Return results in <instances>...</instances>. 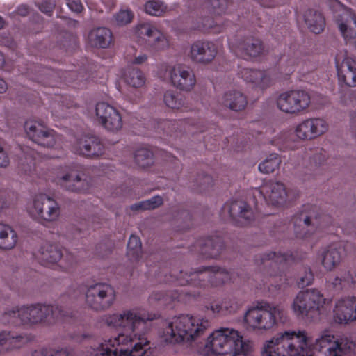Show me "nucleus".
I'll list each match as a JSON object with an SVG mask.
<instances>
[{"label": "nucleus", "mask_w": 356, "mask_h": 356, "mask_svg": "<svg viewBox=\"0 0 356 356\" xmlns=\"http://www.w3.org/2000/svg\"><path fill=\"white\" fill-rule=\"evenodd\" d=\"M159 317L158 314L149 313L140 308L123 311L121 314H113L106 318L109 327H122L125 332H119L117 336L104 339L98 343V350L102 356H120L129 354L131 356H143L148 346L145 333L139 334L138 330L144 328L148 321Z\"/></svg>", "instance_id": "obj_1"}, {"label": "nucleus", "mask_w": 356, "mask_h": 356, "mask_svg": "<svg viewBox=\"0 0 356 356\" xmlns=\"http://www.w3.org/2000/svg\"><path fill=\"white\" fill-rule=\"evenodd\" d=\"M346 347L341 339L323 332L310 344L305 331H285L265 344L262 356H343Z\"/></svg>", "instance_id": "obj_2"}, {"label": "nucleus", "mask_w": 356, "mask_h": 356, "mask_svg": "<svg viewBox=\"0 0 356 356\" xmlns=\"http://www.w3.org/2000/svg\"><path fill=\"white\" fill-rule=\"evenodd\" d=\"M78 312L72 307L37 304L24 306L6 312L2 318L3 323L31 326L39 323H53L57 321L74 323Z\"/></svg>", "instance_id": "obj_3"}, {"label": "nucleus", "mask_w": 356, "mask_h": 356, "mask_svg": "<svg viewBox=\"0 0 356 356\" xmlns=\"http://www.w3.org/2000/svg\"><path fill=\"white\" fill-rule=\"evenodd\" d=\"M292 254H282L270 252L256 257L255 261L262 273V284L257 286V289L274 291L281 289L282 286L293 284L292 279L287 277L286 270L289 265L296 261Z\"/></svg>", "instance_id": "obj_4"}, {"label": "nucleus", "mask_w": 356, "mask_h": 356, "mask_svg": "<svg viewBox=\"0 0 356 356\" xmlns=\"http://www.w3.org/2000/svg\"><path fill=\"white\" fill-rule=\"evenodd\" d=\"M250 351V344L243 340L238 331L220 328L209 335L202 353L204 356H246Z\"/></svg>", "instance_id": "obj_5"}, {"label": "nucleus", "mask_w": 356, "mask_h": 356, "mask_svg": "<svg viewBox=\"0 0 356 356\" xmlns=\"http://www.w3.org/2000/svg\"><path fill=\"white\" fill-rule=\"evenodd\" d=\"M172 281L181 286H193L197 288L218 287L229 281L235 282L234 273L217 266H202L190 273L182 270L170 272Z\"/></svg>", "instance_id": "obj_6"}, {"label": "nucleus", "mask_w": 356, "mask_h": 356, "mask_svg": "<svg viewBox=\"0 0 356 356\" xmlns=\"http://www.w3.org/2000/svg\"><path fill=\"white\" fill-rule=\"evenodd\" d=\"M289 52L281 55L278 65L280 67V75L275 73V69L266 70H257L250 68L242 69L238 74L246 82L253 83L256 87L262 90L270 87L277 79H286L295 71V65L297 64V55L296 45L291 44L289 47Z\"/></svg>", "instance_id": "obj_7"}, {"label": "nucleus", "mask_w": 356, "mask_h": 356, "mask_svg": "<svg viewBox=\"0 0 356 356\" xmlns=\"http://www.w3.org/2000/svg\"><path fill=\"white\" fill-rule=\"evenodd\" d=\"M209 326L207 319L198 316L181 314L173 318L164 332L165 341L170 343L191 341Z\"/></svg>", "instance_id": "obj_8"}, {"label": "nucleus", "mask_w": 356, "mask_h": 356, "mask_svg": "<svg viewBox=\"0 0 356 356\" xmlns=\"http://www.w3.org/2000/svg\"><path fill=\"white\" fill-rule=\"evenodd\" d=\"M69 293L70 300L85 298L89 307L97 311L109 308L115 300L113 288L105 283H96L90 286H81L73 293L70 289Z\"/></svg>", "instance_id": "obj_9"}, {"label": "nucleus", "mask_w": 356, "mask_h": 356, "mask_svg": "<svg viewBox=\"0 0 356 356\" xmlns=\"http://www.w3.org/2000/svg\"><path fill=\"white\" fill-rule=\"evenodd\" d=\"M282 317V310L267 302H257L246 312L244 320L247 326L259 331H266L277 323V318Z\"/></svg>", "instance_id": "obj_10"}, {"label": "nucleus", "mask_w": 356, "mask_h": 356, "mask_svg": "<svg viewBox=\"0 0 356 356\" xmlns=\"http://www.w3.org/2000/svg\"><path fill=\"white\" fill-rule=\"evenodd\" d=\"M326 299L317 289L300 291L293 300L292 308L298 316L314 318L324 310Z\"/></svg>", "instance_id": "obj_11"}, {"label": "nucleus", "mask_w": 356, "mask_h": 356, "mask_svg": "<svg viewBox=\"0 0 356 356\" xmlns=\"http://www.w3.org/2000/svg\"><path fill=\"white\" fill-rule=\"evenodd\" d=\"M309 95L301 90L281 93L277 99V108L286 113L298 114L309 107Z\"/></svg>", "instance_id": "obj_12"}, {"label": "nucleus", "mask_w": 356, "mask_h": 356, "mask_svg": "<svg viewBox=\"0 0 356 356\" xmlns=\"http://www.w3.org/2000/svg\"><path fill=\"white\" fill-rule=\"evenodd\" d=\"M30 215L46 221H53L60 215V207L57 202L44 193L36 195L31 206L29 207Z\"/></svg>", "instance_id": "obj_13"}, {"label": "nucleus", "mask_w": 356, "mask_h": 356, "mask_svg": "<svg viewBox=\"0 0 356 356\" xmlns=\"http://www.w3.org/2000/svg\"><path fill=\"white\" fill-rule=\"evenodd\" d=\"M63 252L57 245L45 243L40 250L38 259L42 265L56 264L60 261V267L66 271H70L77 264L76 258L72 253H68L66 250Z\"/></svg>", "instance_id": "obj_14"}, {"label": "nucleus", "mask_w": 356, "mask_h": 356, "mask_svg": "<svg viewBox=\"0 0 356 356\" xmlns=\"http://www.w3.org/2000/svg\"><path fill=\"white\" fill-rule=\"evenodd\" d=\"M135 34L144 40L150 49L160 51L169 45L165 35L150 22L139 23L135 28Z\"/></svg>", "instance_id": "obj_15"}, {"label": "nucleus", "mask_w": 356, "mask_h": 356, "mask_svg": "<svg viewBox=\"0 0 356 356\" xmlns=\"http://www.w3.org/2000/svg\"><path fill=\"white\" fill-rule=\"evenodd\" d=\"M24 129L29 138L40 146L53 147L59 138L54 130L37 121H26Z\"/></svg>", "instance_id": "obj_16"}, {"label": "nucleus", "mask_w": 356, "mask_h": 356, "mask_svg": "<svg viewBox=\"0 0 356 356\" xmlns=\"http://www.w3.org/2000/svg\"><path fill=\"white\" fill-rule=\"evenodd\" d=\"M95 113L98 122L107 131L117 132L122 129V116L113 106L99 102L96 104Z\"/></svg>", "instance_id": "obj_17"}, {"label": "nucleus", "mask_w": 356, "mask_h": 356, "mask_svg": "<svg viewBox=\"0 0 356 356\" xmlns=\"http://www.w3.org/2000/svg\"><path fill=\"white\" fill-rule=\"evenodd\" d=\"M83 173L74 170V166H67L61 175L57 176L56 182L67 191L86 193L89 189V184L83 179Z\"/></svg>", "instance_id": "obj_18"}, {"label": "nucleus", "mask_w": 356, "mask_h": 356, "mask_svg": "<svg viewBox=\"0 0 356 356\" xmlns=\"http://www.w3.org/2000/svg\"><path fill=\"white\" fill-rule=\"evenodd\" d=\"M229 47L236 55L245 59L259 56L264 51L262 42L254 37H246L238 41L236 38H228Z\"/></svg>", "instance_id": "obj_19"}, {"label": "nucleus", "mask_w": 356, "mask_h": 356, "mask_svg": "<svg viewBox=\"0 0 356 356\" xmlns=\"http://www.w3.org/2000/svg\"><path fill=\"white\" fill-rule=\"evenodd\" d=\"M356 320V298L346 296L336 300L333 309V321L340 325L348 324Z\"/></svg>", "instance_id": "obj_20"}, {"label": "nucleus", "mask_w": 356, "mask_h": 356, "mask_svg": "<svg viewBox=\"0 0 356 356\" xmlns=\"http://www.w3.org/2000/svg\"><path fill=\"white\" fill-rule=\"evenodd\" d=\"M227 211L234 223L237 226H247L254 219V214L250 206L241 200H233L226 202L222 208Z\"/></svg>", "instance_id": "obj_21"}, {"label": "nucleus", "mask_w": 356, "mask_h": 356, "mask_svg": "<svg viewBox=\"0 0 356 356\" xmlns=\"http://www.w3.org/2000/svg\"><path fill=\"white\" fill-rule=\"evenodd\" d=\"M193 247L205 259H217L225 250V246L222 237L212 236L197 239Z\"/></svg>", "instance_id": "obj_22"}, {"label": "nucleus", "mask_w": 356, "mask_h": 356, "mask_svg": "<svg viewBox=\"0 0 356 356\" xmlns=\"http://www.w3.org/2000/svg\"><path fill=\"white\" fill-rule=\"evenodd\" d=\"M327 128V123L323 119L310 118L298 124L295 133L299 139L311 140L325 133Z\"/></svg>", "instance_id": "obj_23"}, {"label": "nucleus", "mask_w": 356, "mask_h": 356, "mask_svg": "<svg viewBox=\"0 0 356 356\" xmlns=\"http://www.w3.org/2000/svg\"><path fill=\"white\" fill-rule=\"evenodd\" d=\"M28 70L35 71L34 76L31 77L33 81L50 87L56 86L55 81L57 79H60V81H62L63 78L65 82L70 83V81L67 80V79L72 78L75 74V73L72 72H64L60 70L56 71L39 65H33V69L29 68Z\"/></svg>", "instance_id": "obj_24"}, {"label": "nucleus", "mask_w": 356, "mask_h": 356, "mask_svg": "<svg viewBox=\"0 0 356 356\" xmlns=\"http://www.w3.org/2000/svg\"><path fill=\"white\" fill-rule=\"evenodd\" d=\"M217 54L218 47L214 42L197 40L191 47L190 58L195 63L208 64L215 58Z\"/></svg>", "instance_id": "obj_25"}, {"label": "nucleus", "mask_w": 356, "mask_h": 356, "mask_svg": "<svg viewBox=\"0 0 356 356\" xmlns=\"http://www.w3.org/2000/svg\"><path fill=\"white\" fill-rule=\"evenodd\" d=\"M170 76L172 85L177 88L189 91L193 88L196 79L189 67L178 64L170 70Z\"/></svg>", "instance_id": "obj_26"}, {"label": "nucleus", "mask_w": 356, "mask_h": 356, "mask_svg": "<svg viewBox=\"0 0 356 356\" xmlns=\"http://www.w3.org/2000/svg\"><path fill=\"white\" fill-rule=\"evenodd\" d=\"M260 193L268 204L275 206L284 204L289 196L285 186L280 181L266 182L261 187Z\"/></svg>", "instance_id": "obj_27"}, {"label": "nucleus", "mask_w": 356, "mask_h": 356, "mask_svg": "<svg viewBox=\"0 0 356 356\" xmlns=\"http://www.w3.org/2000/svg\"><path fill=\"white\" fill-rule=\"evenodd\" d=\"M77 152L86 158L97 159L104 154V145L97 136H85L78 143Z\"/></svg>", "instance_id": "obj_28"}, {"label": "nucleus", "mask_w": 356, "mask_h": 356, "mask_svg": "<svg viewBox=\"0 0 356 356\" xmlns=\"http://www.w3.org/2000/svg\"><path fill=\"white\" fill-rule=\"evenodd\" d=\"M312 207H313L309 204L304 205L303 209L292 218L294 233L296 237L298 238L307 239L312 236V234L308 230H304L305 227H307L311 224L312 218L311 209Z\"/></svg>", "instance_id": "obj_29"}, {"label": "nucleus", "mask_w": 356, "mask_h": 356, "mask_svg": "<svg viewBox=\"0 0 356 356\" xmlns=\"http://www.w3.org/2000/svg\"><path fill=\"white\" fill-rule=\"evenodd\" d=\"M31 340V336L27 334L3 331L0 333V353L2 350L19 348Z\"/></svg>", "instance_id": "obj_30"}, {"label": "nucleus", "mask_w": 356, "mask_h": 356, "mask_svg": "<svg viewBox=\"0 0 356 356\" xmlns=\"http://www.w3.org/2000/svg\"><path fill=\"white\" fill-rule=\"evenodd\" d=\"M345 40L356 38V16L350 10H343L336 19Z\"/></svg>", "instance_id": "obj_31"}, {"label": "nucleus", "mask_w": 356, "mask_h": 356, "mask_svg": "<svg viewBox=\"0 0 356 356\" xmlns=\"http://www.w3.org/2000/svg\"><path fill=\"white\" fill-rule=\"evenodd\" d=\"M113 41L111 31L106 27L92 29L88 35V43L92 47L106 49Z\"/></svg>", "instance_id": "obj_32"}, {"label": "nucleus", "mask_w": 356, "mask_h": 356, "mask_svg": "<svg viewBox=\"0 0 356 356\" xmlns=\"http://www.w3.org/2000/svg\"><path fill=\"white\" fill-rule=\"evenodd\" d=\"M242 304V301L232 296L225 298L222 302L214 300L205 307L207 310H211L214 314H225L236 312Z\"/></svg>", "instance_id": "obj_33"}, {"label": "nucleus", "mask_w": 356, "mask_h": 356, "mask_svg": "<svg viewBox=\"0 0 356 356\" xmlns=\"http://www.w3.org/2000/svg\"><path fill=\"white\" fill-rule=\"evenodd\" d=\"M221 104L232 111H240L246 108L248 100L247 97L241 91L231 90L224 93Z\"/></svg>", "instance_id": "obj_34"}, {"label": "nucleus", "mask_w": 356, "mask_h": 356, "mask_svg": "<svg viewBox=\"0 0 356 356\" xmlns=\"http://www.w3.org/2000/svg\"><path fill=\"white\" fill-rule=\"evenodd\" d=\"M204 6L215 17L230 15L236 7L232 0H204Z\"/></svg>", "instance_id": "obj_35"}, {"label": "nucleus", "mask_w": 356, "mask_h": 356, "mask_svg": "<svg viewBox=\"0 0 356 356\" xmlns=\"http://www.w3.org/2000/svg\"><path fill=\"white\" fill-rule=\"evenodd\" d=\"M306 24L315 34L321 33L325 28V20L322 13L313 9H309L304 15Z\"/></svg>", "instance_id": "obj_36"}, {"label": "nucleus", "mask_w": 356, "mask_h": 356, "mask_svg": "<svg viewBox=\"0 0 356 356\" xmlns=\"http://www.w3.org/2000/svg\"><path fill=\"white\" fill-rule=\"evenodd\" d=\"M227 26H228V20L222 22L218 18L204 17L200 19V22L195 29L204 32L220 33L224 31Z\"/></svg>", "instance_id": "obj_37"}, {"label": "nucleus", "mask_w": 356, "mask_h": 356, "mask_svg": "<svg viewBox=\"0 0 356 356\" xmlns=\"http://www.w3.org/2000/svg\"><path fill=\"white\" fill-rule=\"evenodd\" d=\"M17 241V233L9 225L0 223V248L10 250Z\"/></svg>", "instance_id": "obj_38"}, {"label": "nucleus", "mask_w": 356, "mask_h": 356, "mask_svg": "<svg viewBox=\"0 0 356 356\" xmlns=\"http://www.w3.org/2000/svg\"><path fill=\"white\" fill-rule=\"evenodd\" d=\"M322 264L329 271L336 268L341 261V250L332 246L323 253Z\"/></svg>", "instance_id": "obj_39"}, {"label": "nucleus", "mask_w": 356, "mask_h": 356, "mask_svg": "<svg viewBox=\"0 0 356 356\" xmlns=\"http://www.w3.org/2000/svg\"><path fill=\"white\" fill-rule=\"evenodd\" d=\"M293 138L294 136L291 132L283 131L272 140V144L277 147L280 151L293 150L298 148L299 143Z\"/></svg>", "instance_id": "obj_40"}, {"label": "nucleus", "mask_w": 356, "mask_h": 356, "mask_svg": "<svg viewBox=\"0 0 356 356\" xmlns=\"http://www.w3.org/2000/svg\"><path fill=\"white\" fill-rule=\"evenodd\" d=\"M124 79L128 85L134 88H140L145 82L143 73L139 69L133 67H127L124 74Z\"/></svg>", "instance_id": "obj_41"}, {"label": "nucleus", "mask_w": 356, "mask_h": 356, "mask_svg": "<svg viewBox=\"0 0 356 356\" xmlns=\"http://www.w3.org/2000/svg\"><path fill=\"white\" fill-rule=\"evenodd\" d=\"M135 163L140 168H145L154 163L153 152L147 147H140L134 153Z\"/></svg>", "instance_id": "obj_42"}, {"label": "nucleus", "mask_w": 356, "mask_h": 356, "mask_svg": "<svg viewBox=\"0 0 356 356\" xmlns=\"http://www.w3.org/2000/svg\"><path fill=\"white\" fill-rule=\"evenodd\" d=\"M356 284V272L348 271L342 277H335L330 285L336 291H341L346 286H354Z\"/></svg>", "instance_id": "obj_43"}, {"label": "nucleus", "mask_w": 356, "mask_h": 356, "mask_svg": "<svg viewBox=\"0 0 356 356\" xmlns=\"http://www.w3.org/2000/svg\"><path fill=\"white\" fill-rule=\"evenodd\" d=\"M142 254V243L140 238L135 235H131L127 244V257L131 261H138Z\"/></svg>", "instance_id": "obj_44"}, {"label": "nucleus", "mask_w": 356, "mask_h": 356, "mask_svg": "<svg viewBox=\"0 0 356 356\" xmlns=\"http://www.w3.org/2000/svg\"><path fill=\"white\" fill-rule=\"evenodd\" d=\"M335 64L337 74L353 72V70L356 71V58L347 55L342 59V56L337 54L335 57Z\"/></svg>", "instance_id": "obj_45"}, {"label": "nucleus", "mask_w": 356, "mask_h": 356, "mask_svg": "<svg viewBox=\"0 0 356 356\" xmlns=\"http://www.w3.org/2000/svg\"><path fill=\"white\" fill-rule=\"evenodd\" d=\"M145 12L152 16H162L167 11V6L161 0H148L144 4Z\"/></svg>", "instance_id": "obj_46"}, {"label": "nucleus", "mask_w": 356, "mask_h": 356, "mask_svg": "<svg viewBox=\"0 0 356 356\" xmlns=\"http://www.w3.org/2000/svg\"><path fill=\"white\" fill-rule=\"evenodd\" d=\"M163 99L166 106L172 109H181L184 107V96L177 91H166Z\"/></svg>", "instance_id": "obj_47"}, {"label": "nucleus", "mask_w": 356, "mask_h": 356, "mask_svg": "<svg viewBox=\"0 0 356 356\" xmlns=\"http://www.w3.org/2000/svg\"><path fill=\"white\" fill-rule=\"evenodd\" d=\"M281 163V159L277 154H270L263 162L259 165L260 172L269 174L278 168Z\"/></svg>", "instance_id": "obj_48"}, {"label": "nucleus", "mask_w": 356, "mask_h": 356, "mask_svg": "<svg viewBox=\"0 0 356 356\" xmlns=\"http://www.w3.org/2000/svg\"><path fill=\"white\" fill-rule=\"evenodd\" d=\"M236 15L238 16V19L241 23H245V21L248 22H250L254 26H258L259 27H262L263 25L260 22L261 19V13L254 12V10H252L250 13V10L245 12V15H244L243 12L241 10V8L236 9Z\"/></svg>", "instance_id": "obj_49"}, {"label": "nucleus", "mask_w": 356, "mask_h": 356, "mask_svg": "<svg viewBox=\"0 0 356 356\" xmlns=\"http://www.w3.org/2000/svg\"><path fill=\"white\" fill-rule=\"evenodd\" d=\"M162 204H163L162 197L160 196L156 195L146 201H143V202L133 204L131 207V209L133 211L154 209L155 208L159 207Z\"/></svg>", "instance_id": "obj_50"}, {"label": "nucleus", "mask_w": 356, "mask_h": 356, "mask_svg": "<svg viewBox=\"0 0 356 356\" xmlns=\"http://www.w3.org/2000/svg\"><path fill=\"white\" fill-rule=\"evenodd\" d=\"M31 356H75V353L72 349L65 348L54 351L43 348L33 351Z\"/></svg>", "instance_id": "obj_51"}, {"label": "nucleus", "mask_w": 356, "mask_h": 356, "mask_svg": "<svg viewBox=\"0 0 356 356\" xmlns=\"http://www.w3.org/2000/svg\"><path fill=\"white\" fill-rule=\"evenodd\" d=\"M213 178L207 174L201 175L198 176L196 180V184L193 186V190L198 193H203L212 186Z\"/></svg>", "instance_id": "obj_52"}, {"label": "nucleus", "mask_w": 356, "mask_h": 356, "mask_svg": "<svg viewBox=\"0 0 356 356\" xmlns=\"http://www.w3.org/2000/svg\"><path fill=\"white\" fill-rule=\"evenodd\" d=\"M133 17L134 14L129 10H120L114 16L115 21L119 26H123L130 23Z\"/></svg>", "instance_id": "obj_53"}, {"label": "nucleus", "mask_w": 356, "mask_h": 356, "mask_svg": "<svg viewBox=\"0 0 356 356\" xmlns=\"http://www.w3.org/2000/svg\"><path fill=\"white\" fill-rule=\"evenodd\" d=\"M337 76L340 83H343L349 87L356 86V70L337 74Z\"/></svg>", "instance_id": "obj_54"}, {"label": "nucleus", "mask_w": 356, "mask_h": 356, "mask_svg": "<svg viewBox=\"0 0 356 356\" xmlns=\"http://www.w3.org/2000/svg\"><path fill=\"white\" fill-rule=\"evenodd\" d=\"M56 102L58 103L59 107L62 111L65 108H70L76 106L74 99L67 95H56Z\"/></svg>", "instance_id": "obj_55"}, {"label": "nucleus", "mask_w": 356, "mask_h": 356, "mask_svg": "<svg viewBox=\"0 0 356 356\" xmlns=\"http://www.w3.org/2000/svg\"><path fill=\"white\" fill-rule=\"evenodd\" d=\"M314 280V275L310 269L305 272L304 276L300 277L297 282L299 287L303 288L305 286L312 284Z\"/></svg>", "instance_id": "obj_56"}, {"label": "nucleus", "mask_w": 356, "mask_h": 356, "mask_svg": "<svg viewBox=\"0 0 356 356\" xmlns=\"http://www.w3.org/2000/svg\"><path fill=\"white\" fill-rule=\"evenodd\" d=\"M311 163L314 164L315 166L321 165L325 161V152L321 149L316 150V152L310 157Z\"/></svg>", "instance_id": "obj_57"}, {"label": "nucleus", "mask_w": 356, "mask_h": 356, "mask_svg": "<svg viewBox=\"0 0 356 356\" xmlns=\"http://www.w3.org/2000/svg\"><path fill=\"white\" fill-rule=\"evenodd\" d=\"M38 8L41 12L50 16L54 11V4L50 0H43L38 3Z\"/></svg>", "instance_id": "obj_58"}, {"label": "nucleus", "mask_w": 356, "mask_h": 356, "mask_svg": "<svg viewBox=\"0 0 356 356\" xmlns=\"http://www.w3.org/2000/svg\"><path fill=\"white\" fill-rule=\"evenodd\" d=\"M69 8L75 13H80L83 10V6L81 0H67Z\"/></svg>", "instance_id": "obj_59"}, {"label": "nucleus", "mask_w": 356, "mask_h": 356, "mask_svg": "<svg viewBox=\"0 0 356 356\" xmlns=\"http://www.w3.org/2000/svg\"><path fill=\"white\" fill-rule=\"evenodd\" d=\"M169 293H170V292L156 291V292H154L150 296V299L151 300H158V301H159V300H167L166 296H168ZM170 293H172V292H170ZM171 296H172V298L173 299L177 298V297L172 296V294H171Z\"/></svg>", "instance_id": "obj_60"}, {"label": "nucleus", "mask_w": 356, "mask_h": 356, "mask_svg": "<svg viewBox=\"0 0 356 356\" xmlns=\"http://www.w3.org/2000/svg\"><path fill=\"white\" fill-rule=\"evenodd\" d=\"M261 6L262 7H266V8H272L275 7L279 3L276 0H256Z\"/></svg>", "instance_id": "obj_61"}, {"label": "nucleus", "mask_w": 356, "mask_h": 356, "mask_svg": "<svg viewBox=\"0 0 356 356\" xmlns=\"http://www.w3.org/2000/svg\"><path fill=\"white\" fill-rule=\"evenodd\" d=\"M17 13L22 17L27 16L29 13V8L26 5H20L17 8Z\"/></svg>", "instance_id": "obj_62"}, {"label": "nucleus", "mask_w": 356, "mask_h": 356, "mask_svg": "<svg viewBox=\"0 0 356 356\" xmlns=\"http://www.w3.org/2000/svg\"><path fill=\"white\" fill-rule=\"evenodd\" d=\"M147 56L146 54H141L138 56H136L134 58V60L132 61V63L136 64V65L142 64L144 62H145L147 60Z\"/></svg>", "instance_id": "obj_63"}, {"label": "nucleus", "mask_w": 356, "mask_h": 356, "mask_svg": "<svg viewBox=\"0 0 356 356\" xmlns=\"http://www.w3.org/2000/svg\"><path fill=\"white\" fill-rule=\"evenodd\" d=\"M161 154L162 156H164V160L167 162H173L175 163V161H177V159L173 156L172 155H171L170 154L168 153L167 152H165V151H161Z\"/></svg>", "instance_id": "obj_64"}]
</instances>
